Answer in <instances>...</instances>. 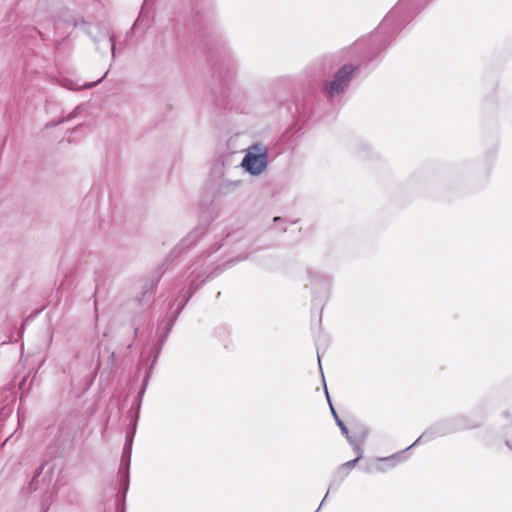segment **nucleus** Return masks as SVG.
<instances>
[{"instance_id":"nucleus-1","label":"nucleus","mask_w":512,"mask_h":512,"mask_svg":"<svg viewBox=\"0 0 512 512\" xmlns=\"http://www.w3.org/2000/svg\"><path fill=\"white\" fill-rule=\"evenodd\" d=\"M430 0H400L378 26L374 38L382 49Z\"/></svg>"},{"instance_id":"nucleus-2","label":"nucleus","mask_w":512,"mask_h":512,"mask_svg":"<svg viewBox=\"0 0 512 512\" xmlns=\"http://www.w3.org/2000/svg\"><path fill=\"white\" fill-rule=\"evenodd\" d=\"M204 264L201 263L199 260L195 261L189 268L190 272L186 278L187 285L182 288L180 295H179V303L177 305V309L175 312V315L169 319L164 326V334L162 338L160 339V343L163 344V342L168 337V334L173 327L176 318L180 314V312L183 310L189 299L194 295V293L205 283L206 280L212 278L214 276V272H211L210 274L206 275V272L204 270Z\"/></svg>"},{"instance_id":"nucleus-3","label":"nucleus","mask_w":512,"mask_h":512,"mask_svg":"<svg viewBox=\"0 0 512 512\" xmlns=\"http://www.w3.org/2000/svg\"><path fill=\"white\" fill-rule=\"evenodd\" d=\"M251 175L261 174L268 165V150L262 144H254L241 164Z\"/></svg>"},{"instance_id":"nucleus-4","label":"nucleus","mask_w":512,"mask_h":512,"mask_svg":"<svg viewBox=\"0 0 512 512\" xmlns=\"http://www.w3.org/2000/svg\"><path fill=\"white\" fill-rule=\"evenodd\" d=\"M356 70V66L345 64L335 73L333 80L327 86V91L331 98L345 91Z\"/></svg>"},{"instance_id":"nucleus-5","label":"nucleus","mask_w":512,"mask_h":512,"mask_svg":"<svg viewBox=\"0 0 512 512\" xmlns=\"http://www.w3.org/2000/svg\"><path fill=\"white\" fill-rule=\"evenodd\" d=\"M455 429L451 426L450 422L445 421L442 423H438L437 425L427 429L424 431L415 441L413 444H411L409 447L406 448V450L410 449L411 447L430 441L438 436H443L448 433L454 432Z\"/></svg>"},{"instance_id":"nucleus-6","label":"nucleus","mask_w":512,"mask_h":512,"mask_svg":"<svg viewBox=\"0 0 512 512\" xmlns=\"http://www.w3.org/2000/svg\"><path fill=\"white\" fill-rule=\"evenodd\" d=\"M167 268L168 267H164V264L157 267V269L153 271L149 278L144 282L140 295L136 297V301L139 304L143 303L147 295L151 296L154 294L157 285Z\"/></svg>"},{"instance_id":"nucleus-7","label":"nucleus","mask_w":512,"mask_h":512,"mask_svg":"<svg viewBox=\"0 0 512 512\" xmlns=\"http://www.w3.org/2000/svg\"><path fill=\"white\" fill-rule=\"evenodd\" d=\"M205 234L204 227H197L192 230L168 255L167 261L170 258H177L183 250L189 249L196 244V242Z\"/></svg>"},{"instance_id":"nucleus-8","label":"nucleus","mask_w":512,"mask_h":512,"mask_svg":"<svg viewBox=\"0 0 512 512\" xmlns=\"http://www.w3.org/2000/svg\"><path fill=\"white\" fill-rule=\"evenodd\" d=\"M134 431L132 433H128L126 435V441L124 444L123 452H122V462L126 464V472H125V485L124 490H128L129 486V465L131 459V451H132V443H133Z\"/></svg>"},{"instance_id":"nucleus-9","label":"nucleus","mask_w":512,"mask_h":512,"mask_svg":"<svg viewBox=\"0 0 512 512\" xmlns=\"http://www.w3.org/2000/svg\"><path fill=\"white\" fill-rule=\"evenodd\" d=\"M322 378H324V375L322 374ZM323 383H324V387H325V394H326V398H327V401L329 403V406H330V410H331V413H332V416L337 424V426L340 428L341 430V433L344 435V436H348V428L346 427V425L344 424V422L339 418L336 410L334 409L332 403H331V400H330V396H329V393H328V390H327V387H326V383H325V379H323Z\"/></svg>"},{"instance_id":"nucleus-10","label":"nucleus","mask_w":512,"mask_h":512,"mask_svg":"<svg viewBox=\"0 0 512 512\" xmlns=\"http://www.w3.org/2000/svg\"><path fill=\"white\" fill-rule=\"evenodd\" d=\"M156 358H157V356H155V358H154L150 368L148 369V371L146 372V374L144 376L142 387H141V389H140V391L138 393L137 411H139V409H140L142 398L144 396V393H145V390H146V387H147V384H148V381H149V378H150V375H151V369L153 368V365L156 362Z\"/></svg>"},{"instance_id":"nucleus-11","label":"nucleus","mask_w":512,"mask_h":512,"mask_svg":"<svg viewBox=\"0 0 512 512\" xmlns=\"http://www.w3.org/2000/svg\"><path fill=\"white\" fill-rule=\"evenodd\" d=\"M358 461H359V457H356L353 460L345 462L344 464H342L339 467V474H342L341 481H343V479L348 475L350 470H352L355 467V465L358 463Z\"/></svg>"},{"instance_id":"nucleus-12","label":"nucleus","mask_w":512,"mask_h":512,"mask_svg":"<svg viewBox=\"0 0 512 512\" xmlns=\"http://www.w3.org/2000/svg\"><path fill=\"white\" fill-rule=\"evenodd\" d=\"M103 39L107 40L106 46L110 47L112 58L115 57V39L114 35L110 34L108 31H103L102 33Z\"/></svg>"},{"instance_id":"nucleus-13","label":"nucleus","mask_w":512,"mask_h":512,"mask_svg":"<svg viewBox=\"0 0 512 512\" xmlns=\"http://www.w3.org/2000/svg\"><path fill=\"white\" fill-rule=\"evenodd\" d=\"M366 435H367V432H364L363 435L361 436V438L357 439L355 436H351L348 433V436H345V437L348 440V442L350 443V445L354 448V447H358V444L364 443Z\"/></svg>"},{"instance_id":"nucleus-14","label":"nucleus","mask_w":512,"mask_h":512,"mask_svg":"<svg viewBox=\"0 0 512 512\" xmlns=\"http://www.w3.org/2000/svg\"><path fill=\"white\" fill-rule=\"evenodd\" d=\"M340 483H341V479L339 481L333 480L330 483L328 491H330L332 488H338ZM328 494H329V492L326 493V495L324 496L323 500L320 503V506L318 507V509L315 512H318L320 510L321 506L323 505V503L325 502L326 498L328 497Z\"/></svg>"},{"instance_id":"nucleus-15","label":"nucleus","mask_w":512,"mask_h":512,"mask_svg":"<svg viewBox=\"0 0 512 512\" xmlns=\"http://www.w3.org/2000/svg\"><path fill=\"white\" fill-rule=\"evenodd\" d=\"M362 444H358V447H354L353 449L356 451L357 453V457H359V460L362 458L363 456V451H362V448H361Z\"/></svg>"},{"instance_id":"nucleus-16","label":"nucleus","mask_w":512,"mask_h":512,"mask_svg":"<svg viewBox=\"0 0 512 512\" xmlns=\"http://www.w3.org/2000/svg\"><path fill=\"white\" fill-rule=\"evenodd\" d=\"M101 80H102V78H101V79H99V80H98V81H96V82L87 83V84H85L83 87H84V88H86V89H88V88H92V87L96 86L99 82H101Z\"/></svg>"},{"instance_id":"nucleus-17","label":"nucleus","mask_w":512,"mask_h":512,"mask_svg":"<svg viewBox=\"0 0 512 512\" xmlns=\"http://www.w3.org/2000/svg\"><path fill=\"white\" fill-rule=\"evenodd\" d=\"M222 244H217V245H213L211 248H210V251H209V254H212L214 252H216L220 247H221Z\"/></svg>"},{"instance_id":"nucleus-18","label":"nucleus","mask_w":512,"mask_h":512,"mask_svg":"<svg viewBox=\"0 0 512 512\" xmlns=\"http://www.w3.org/2000/svg\"><path fill=\"white\" fill-rule=\"evenodd\" d=\"M43 468H44V466H40V467L37 469L36 474H35V476H34V478H33V479L37 478V477L41 474V472H42Z\"/></svg>"},{"instance_id":"nucleus-19","label":"nucleus","mask_w":512,"mask_h":512,"mask_svg":"<svg viewBox=\"0 0 512 512\" xmlns=\"http://www.w3.org/2000/svg\"><path fill=\"white\" fill-rule=\"evenodd\" d=\"M139 331V327L134 328V337H137Z\"/></svg>"},{"instance_id":"nucleus-20","label":"nucleus","mask_w":512,"mask_h":512,"mask_svg":"<svg viewBox=\"0 0 512 512\" xmlns=\"http://www.w3.org/2000/svg\"><path fill=\"white\" fill-rule=\"evenodd\" d=\"M316 276H317L318 278H322V279H323V281H324V286L326 287V286H327V280H326L324 277H320V276H318V275H316Z\"/></svg>"},{"instance_id":"nucleus-21","label":"nucleus","mask_w":512,"mask_h":512,"mask_svg":"<svg viewBox=\"0 0 512 512\" xmlns=\"http://www.w3.org/2000/svg\"><path fill=\"white\" fill-rule=\"evenodd\" d=\"M281 220H282L281 217H274V219H273L274 222H278V221H281Z\"/></svg>"},{"instance_id":"nucleus-22","label":"nucleus","mask_w":512,"mask_h":512,"mask_svg":"<svg viewBox=\"0 0 512 512\" xmlns=\"http://www.w3.org/2000/svg\"><path fill=\"white\" fill-rule=\"evenodd\" d=\"M317 359H318V362H320V354H319V352H317ZM319 365L321 366V363H319Z\"/></svg>"},{"instance_id":"nucleus-23","label":"nucleus","mask_w":512,"mask_h":512,"mask_svg":"<svg viewBox=\"0 0 512 512\" xmlns=\"http://www.w3.org/2000/svg\"><path fill=\"white\" fill-rule=\"evenodd\" d=\"M73 114H74V112H73V113H71V114L67 117V120H70V119L73 117Z\"/></svg>"}]
</instances>
